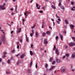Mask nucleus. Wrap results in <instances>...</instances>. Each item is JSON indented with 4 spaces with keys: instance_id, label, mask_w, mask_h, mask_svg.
Instances as JSON below:
<instances>
[{
    "instance_id": "1",
    "label": "nucleus",
    "mask_w": 75,
    "mask_h": 75,
    "mask_svg": "<svg viewBox=\"0 0 75 75\" xmlns=\"http://www.w3.org/2000/svg\"><path fill=\"white\" fill-rule=\"evenodd\" d=\"M6 4L5 3H4L3 5H1L0 6V9L4 10L6 9V7L4 6Z\"/></svg>"
},
{
    "instance_id": "2",
    "label": "nucleus",
    "mask_w": 75,
    "mask_h": 75,
    "mask_svg": "<svg viewBox=\"0 0 75 75\" xmlns=\"http://www.w3.org/2000/svg\"><path fill=\"white\" fill-rule=\"evenodd\" d=\"M55 68V66H53L49 69H47L46 71L48 72V71H52V70H53L54 68Z\"/></svg>"
},
{
    "instance_id": "3",
    "label": "nucleus",
    "mask_w": 75,
    "mask_h": 75,
    "mask_svg": "<svg viewBox=\"0 0 75 75\" xmlns=\"http://www.w3.org/2000/svg\"><path fill=\"white\" fill-rule=\"evenodd\" d=\"M5 36H2V40L3 42V43L4 44H6V42H5Z\"/></svg>"
},
{
    "instance_id": "4",
    "label": "nucleus",
    "mask_w": 75,
    "mask_h": 75,
    "mask_svg": "<svg viewBox=\"0 0 75 75\" xmlns=\"http://www.w3.org/2000/svg\"><path fill=\"white\" fill-rule=\"evenodd\" d=\"M66 69V68L65 67H62V69H61V71L62 72H65V69Z\"/></svg>"
},
{
    "instance_id": "5",
    "label": "nucleus",
    "mask_w": 75,
    "mask_h": 75,
    "mask_svg": "<svg viewBox=\"0 0 75 75\" xmlns=\"http://www.w3.org/2000/svg\"><path fill=\"white\" fill-rule=\"evenodd\" d=\"M75 45V43L74 42H71L69 44V45L70 47H72V46H74V45Z\"/></svg>"
},
{
    "instance_id": "6",
    "label": "nucleus",
    "mask_w": 75,
    "mask_h": 75,
    "mask_svg": "<svg viewBox=\"0 0 75 75\" xmlns=\"http://www.w3.org/2000/svg\"><path fill=\"white\" fill-rule=\"evenodd\" d=\"M29 12H25L24 13V15L25 16V18H27V17L28 16L27 14H29Z\"/></svg>"
},
{
    "instance_id": "7",
    "label": "nucleus",
    "mask_w": 75,
    "mask_h": 75,
    "mask_svg": "<svg viewBox=\"0 0 75 75\" xmlns=\"http://www.w3.org/2000/svg\"><path fill=\"white\" fill-rule=\"evenodd\" d=\"M35 35H36V37H38L39 35V33L38 32H36L35 33Z\"/></svg>"
},
{
    "instance_id": "8",
    "label": "nucleus",
    "mask_w": 75,
    "mask_h": 75,
    "mask_svg": "<svg viewBox=\"0 0 75 75\" xmlns=\"http://www.w3.org/2000/svg\"><path fill=\"white\" fill-rule=\"evenodd\" d=\"M70 27H71V29H74V26L72 25H70Z\"/></svg>"
},
{
    "instance_id": "9",
    "label": "nucleus",
    "mask_w": 75,
    "mask_h": 75,
    "mask_svg": "<svg viewBox=\"0 0 75 75\" xmlns=\"http://www.w3.org/2000/svg\"><path fill=\"white\" fill-rule=\"evenodd\" d=\"M56 54H57L58 55H59V51L57 49L56 50Z\"/></svg>"
},
{
    "instance_id": "10",
    "label": "nucleus",
    "mask_w": 75,
    "mask_h": 75,
    "mask_svg": "<svg viewBox=\"0 0 75 75\" xmlns=\"http://www.w3.org/2000/svg\"><path fill=\"white\" fill-rule=\"evenodd\" d=\"M56 61L57 62H58V63H59V62H61V60L59 59H57Z\"/></svg>"
},
{
    "instance_id": "11",
    "label": "nucleus",
    "mask_w": 75,
    "mask_h": 75,
    "mask_svg": "<svg viewBox=\"0 0 75 75\" xmlns=\"http://www.w3.org/2000/svg\"><path fill=\"white\" fill-rule=\"evenodd\" d=\"M44 43H45V44H48V42H47V40L46 39H45L44 40Z\"/></svg>"
},
{
    "instance_id": "12",
    "label": "nucleus",
    "mask_w": 75,
    "mask_h": 75,
    "mask_svg": "<svg viewBox=\"0 0 75 75\" xmlns=\"http://www.w3.org/2000/svg\"><path fill=\"white\" fill-rule=\"evenodd\" d=\"M45 23V22H43L42 23V28H44V25Z\"/></svg>"
},
{
    "instance_id": "13",
    "label": "nucleus",
    "mask_w": 75,
    "mask_h": 75,
    "mask_svg": "<svg viewBox=\"0 0 75 75\" xmlns=\"http://www.w3.org/2000/svg\"><path fill=\"white\" fill-rule=\"evenodd\" d=\"M59 35L60 36L61 39V40H62L63 39V36L61 34H59Z\"/></svg>"
},
{
    "instance_id": "14",
    "label": "nucleus",
    "mask_w": 75,
    "mask_h": 75,
    "mask_svg": "<svg viewBox=\"0 0 75 75\" xmlns=\"http://www.w3.org/2000/svg\"><path fill=\"white\" fill-rule=\"evenodd\" d=\"M74 57H75V52L72 55L71 58H74Z\"/></svg>"
},
{
    "instance_id": "15",
    "label": "nucleus",
    "mask_w": 75,
    "mask_h": 75,
    "mask_svg": "<svg viewBox=\"0 0 75 75\" xmlns=\"http://www.w3.org/2000/svg\"><path fill=\"white\" fill-rule=\"evenodd\" d=\"M33 64V62H31L30 64L29 68H31V66H32V65Z\"/></svg>"
},
{
    "instance_id": "16",
    "label": "nucleus",
    "mask_w": 75,
    "mask_h": 75,
    "mask_svg": "<svg viewBox=\"0 0 75 75\" xmlns=\"http://www.w3.org/2000/svg\"><path fill=\"white\" fill-rule=\"evenodd\" d=\"M21 28H20L19 29V31H17V33H20L21 32Z\"/></svg>"
},
{
    "instance_id": "17",
    "label": "nucleus",
    "mask_w": 75,
    "mask_h": 75,
    "mask_svg": "<svg viewBox=\"0 0 75 75\" xmlns=\"http://www.w3.org/2000/svg\"><path fill=\"white\" fill-rule=\"evenodd\" d=\"M53 59V58L51 57L49 60V62H52V61Z\"/></svg>"
},
{
    "instance_id": "18",
    "label": "nucleus",
    "mask_w": 75,
    "mask_h": 75,
    "mask_svg": "<svg viewBox=\"0 0 75 75\" xmlns=\"http://www.w3.org/2000/svg\"><path fill=\"white\" fill-rule=\"evenodd\" d=\"M24 57V54H23L21 56V59H23V58Z\"/></svg>"
},
{
    "instance_id": "19",
    "label": "nucleus",
    "mask_w": 75,
    "mask_h": 75,
    "mask_svg": "<svg viewBox=\"0 0 75 75\" xmlns=\"http://www.w3.org/2000/svg\"><path fill=\"white\" fill-rule=\"evenodd\" d=\"M30 54L31 55H33V52L32 51H30Z\"/></svg>"
},
{
    "instance_id": "20",
    "label": "nucleus",
    "mask_w": 75,
    "mask_h": 75,
    "mask_svg": "<svg viewBox=\"0 0 75 75\" xmlns=\"http://www.w3.org/2000/svg\"><path fill=\"white\" fill-rule=\"evenodd\" d=\"M65 22L66 24H68V20H65Z\"/></svg>"
},
{
    "instance_id": "21",
    "label": "nucleus",
    "mask_w": 75,
    "mask_h": 75,
    "mask_svg": "<svg viewBox=\"0 0 75 75\" xmlns=\"http://www.w3.org/2000/svg\"><path fill=\"white\" fill-rule=\"evenodd\" d=\"M61 8L62 9H63V10H65V8L63 6H61Z\"/></svg>"
},
{
    "instance_id": "22",
    "label": "nucleus",
    "mask_w": 75,
    "mask_h": 75,
    "mask_svg": "<svg viewBox=\"0 0 75 75\" xmlns=\"http://www.w3.org/2000/svg\"><path fill=\"white\" fill-rule=\"evenodd\" d=\"M45 35H46V33H43L42 34V36L43 37H45Z\"/></svg>"
},
{
    "instance_id": "23",
    "label": "nucleus",
    "mask_w": 75,
    "mask_h": 75,
    "mask_svg": "<svg viewBox=\"0 0 75 75\" xmlns=\"http://www.w3.org/2000/svg\"><path fill=\"white\" fill-rule=\"evenodd\" d=\"M71 10H72V11H75V8L74 7H73V8H71Z\"/></svg>"
},
{
    "instance_id": "24",
    "label": "nucleus",
    "mask_w": 75,
    "mask_h": 75,
    "mask_svg": "<svg viewBox=\"0 0 75 75\" xmlns=\"http://www.w3.org/2000/svg\"><path fill=\"white\" fill-rule=\"evenodd\" d=\"M35 27V24L33 25V26L31 27V28L32 29H33V28H34Z\"/></svg>"
},
{
    "instance_id": "25",
    "label": "nucleus",
    "mask_w": 75,
    "mask_h": 75,
    "mask_svg": "<svg viewBox=\"0 0 75 75\" xmlns=\"http://www.w3.org/2000/svg\"><path fill=\"white\" fill-rule=\"evenodd\" d=\"M46 34H50V31H47L46 32Z\"/></svg>"
},
{
    "instance_id": "26",
    "label": "nucleus",
    "mask_w": 75,
    "mask_h": 75,
    "mask_svg": "<svg viewBox=\"0 0 75 75\" xmlns=\"http://www.w3.org/2000/svg\"><path fill=\"white\" fill-rule=\"evenodd\" d=\"M59 6H61V1H60V0L59 1Z\"/></svg>"
},
{
    "instance_id": "27",
    "label": "nucleus",
    "mask_w": 75,
    "mask_h": 75,
    "mask_svg": "<svg viewBox=\"0 0 75 75\" xmlns=\"http://www.w3.org/2000/svg\"><path fill=\"white\" fill-rule=\"evenodd\" d=\"M0 31H1V32H2V33L4 34V31L3 30H1Z\"/></svg>"
},
{
    "instance_id": "28",
    "label": "nucleus",
    "mask_w": 75,
    "mask_h": 75,
    "mask_svg": "<svg viewBox=\"0 0 75 75\" xmlns=\"http://www.w3.org/2000/svg\"><path fill=\"white\" fill-rule=\"evenodd\" d=\"M56 63V62H55V61H54L52 62V65H54Z\"/></svg>"
},
{
    "instance_id": "29",
    "label": "nucleus",
    "mask_w": 75,
    "mask_h": 75,
    "mask_svg": "<svg viewBox=\"0 0 75 75\" xmlns=\"http://www.w3.org/2000/svg\"><path fill=\"white\" fill-rule=\"evenodd\" d=\"M52 7L53 8H54V9H55V7L54 5L52 6Z\"/></svg>"
},
{
    "instance_id": "30",
    "label": "nucleus",
    "mask_w": 75,
    "mask_h": 75,
    "mask_svg": "<svg viewBox=\"0 0 75 75\" xmlns=\"http://www.w3.org/2000/svg\"><path fill=\"white\" fill-rule=\"evenodd\" d=\"M55 49H56V47H55V45H54V47L53 49V51L55 50Z\"/></svg>"
},
{
    "instance_id": "31",
    "label": "nucleus",
    "mask_w": 75,
    "mask_h": 75,
    "mask_svg": "<svg viewBox=\"0 0 75 75\" xmlns=\"http://www.w3.org/2000/svg\"><path fill=\"white\" fill-rule=\"evenodd\" d=\"M69 54H66V57H69Z\"/></svg>"
},
{
    "instance_id": "32",
    "label": "nucleus",
    "mask_w": 75,
    "mask_h": 75,
    "mask_svg": "<svg viewBox=\"0 0 75 75\" xmlns=\"http://www.w3.org/2000/svg\"><path fill=\"white\" fill-rule=\"evenodd\" d=\"M10 62V59H9L7 61V63H8V64H9Z\"/></svg>"
},
{
    "instance_id": "33",
    "label": "nucleus",
    "mask_w": 75,
    "mask_h": 75,
    "mask_svg": "<svg viewBox=\"0 0 75 75\" xmlns=\"http://www.w3.org/2000/svg\"><path fill=\"white\" fill-rule=\"evenodd\" d=\"M16 51H15V50H13L12 51V52L13 54H14V52H15Z\"/></svg>"
},
{
    "instance_id": "34",
    "label": "nucleus",
    "mask_w": 75,
    "mask_h": 75,
    "mask_svg": "<svg viewBox=\"0 0 75 75\" xmlns=\"http://www.w3.org/2000/svg\"><path fill=\"white\" fill-rule=\"evenodd\" d=\"M6 73L7 74H9L10 73V72L9 71H6Z\"/></svg>"
},
{
    "instance_id": "35",
    "label": "nucleus",
    "mask_w": 75,
    "mask_h": 75,
    "mask_svg": "<svg viewBox=\"0 0 75 75\" xmlns=\"http://www.w3.org/2000/svg\"><path fill=\"white\" fill-rule=\"evenodd\" d=\"M35 67L36 68H38V65H37V63H36V64Z\"/></svg>"
},
{
    "instance_id": "36",
    "label": "nucleus",
    "mask_w": 75,
    "mask_h": 75,
    "mask_svg": "<svg viewBox=\"0 0 75 75\" xmlns=\"http://www.w3.org/2000/svg\"><path fill=\"white\" fill-rule=\"evenodd\" d=\"M26 41L27 42H29V41H28V38H27L26 39Z\"/></svg>"
},
{
    "instance_id": "37",
    "label": "nucleus",
    "mask_w": 75,
    "mask_h": 75,
    "mask_svg": "<svg viewBox=\"0 0 75 75\" xmlns=\"http://www.w3.org/2000/svg\"><path fill=\"white\" fill-rule=\"evenodd\" d=\"M45 68H47V67H48V64H46V65H45Z\"/></svg>"
},
{
    "instance_id": "38",
    "label": "nucleus",
    "mask_w": 75,
    "mask_h": 75,
    "mask_svg": "<svg viewBox=\"0 0 75 75\" xmlns=\"http://www.w3.org/2000/svg\"><path fill=\"white\" fill-rule=\"evenodd\" d=\"M59 38L58 36H57L56 37V40H58Z\"/></svg>"
},
{
    "instance_id": "39",
    "label": "nucleus",
    "mask_w": 75,
    "mask_h": 75,
    "mask_svg": "<svg viewBox=\"0 0 75 75\" xmlns=\"http://www.w3.org/2000/svg\"><path fill=\"white\" fill-rule=\"evenodd\" d=\"M3 54L4 55H6V54H7V52H3Z\"/></svg>"
},
{
    "instance_id": "40",
    "label": "nucleus",
    "mask_w": 75,
    "mask_h": 75,
    "mask_svg": "<svg viewBox=\"0 0 75 75\" xmlns=\"http://www.w3.org/2000/svg\"><path fill=\"white\" fill-rule=\"evenodd\" d=\"M19 64H20V62H18L17 63V64L18 65H19Z\"/></svg>"
},
{
    "instance_id": "41",
    "label": "nucleus",
    "mask_w": 75,
    "mask_h": 75,
    "mask_svg": "<svg viewBox=\"0 0 75 75\" xmlns=\"http://www.w3.org/2000/svg\"><path fill=\"white\" fill-rule=\"evenodd\" d=\"M33 33H32L30 34V36H31V37H32V36L33 35Z\"/></svg>"
},
{
    "instance_id": "42",
    "label": "nucleus",
    "mask_w": 75,
    "mask_h": 75,
    "mask_svg": "<svg viewBox=\"0 0 75 75\" xmlns=\"http://www.w3.org/2000/svg\"><path fill=\"white\" fill-rule=\"evenodd\" d=\"M36 7H38V4H36Z\"/></svg>"
},
{
    "instance_id": "43",
    "label": "nucleus",
    "mask_w": 75,
    "mask_h": 75,
    "mask_svg": "<svg viewBox=\"0 0 75 75\" xmlns=\"http://www.w3.org/2000/svg\"><path fill=\"white\" fill-rule=\"evenodd\" d=\"M6 57V56L5 55H4L2 57V58H5Z\"/></svg>"
},
{
    "instance_id": "44",
    "label": "nucleus",
    "mask_w": 75,
    "mask_h": 75,
    "mask_svg": "<svg viewBox=\"0 0 75 75\" xmlns=\"http://www.w3.org/2000/svg\"><path fill=\"white\" fill-rule=\"evenodd\" d=\"M43 12L41 10L40 11V13H42Z\"/></svg>"
},
{
    "instance_id": "45",
    "label": "nucleus",
    "mask_w": 75,
    "mask_h": 75,
    "mask_svg": "<svg viewBox=\"0 0 75 75\" xmlns=\"http://www.w3.org/2000/svg\"><path fill=\"white\" fill-rule=\"evenodd\" d=\"M74 4V2H71V4L72 5H73Z\"/></svg>"
},
{
    "instance_id": "46",
    "label": "nucleus",
    "mask_w": 75,
    "mask_h": 75,
    "mask_svg": "<svg viewBox=\"0 0 75 75\" xmlns=\"http://www.w3.org/2000/svg\"><path fill=\"white\" fill-rule=\"evenodd\" d=\"M20 47V46H19V45H18L17 46V48L18 49H19V48Z\"/></svg>"
},
{
    "instance_id": "47",
    "label": "nucleus",
    "mask_w": 75,
    "mask_h": 75,
    "mask_svg": "<svg viewBox=\"0 0 75 75\" xmlns=\"http://www.w3.org/2000/svg\"><path fill=\"white\" fill-rule=\"evenodd\" d=\"M31 48H33V44L31 45Z\"/></svg>"
},
{
    "instance_id": "48",
    "label": "nucleus",
    "mask_w": 75,
    "mask_h": 75,
    "mask_svg": "<svg viewBox=\"0 0 75 75\" xmlns=\"http://www.w3.org/2000/svg\"><path fill=\"white\" fill-rule=\"evenodd\" d=\"M22 40L23 39H21L20 40V41L21 42H22Z\"/></svg>"
},
{
    "instance_id": "49",
    "label": "nucleus",
    "mask_w": 75,
    "mask_h": 75,
    "mask_svg": "<svg viewBox=\"0 0 75 75\" xmlns=\"http://www.w3.org/2000/svg\"><path fill=\"white\" fill-rule=\"evenodd\" d=\"M65 48H68V46H67V45H65Z\"/></svg>"
},
{
    "instance_id": "50",
    "label": "nucleus",
    "mask_w": 75,
    "mask_h": 75,
    "mask_svg": "<svg viewBox=\"0 0 75 75\" xmlns=\"http://www.w3.org/2000/svg\"><path fill=\"white\" fill-rule=\"evenodd\" d=\"M15 14V13H12V16H14V15Z\"/></svg>"
},
{
    "instance_id": "51",
    "label": "nucleus",
    "mask_w": 75,
    "mask_h": 75,
    "mask_svg": "<svg viewBox=\"0 0 75 75\" xmlns=\"http://www.w3.org/2000/svg\"><path fill=\"white\" fill-rule=\"evenodd\" d=\"M65 56H64V57H62V59H64V58H65Z\"/></svg>"
},
{
    "instance_id": "52",
    "label": "nucleus",
    "mask_w": 75,
    "mask_h": 75,
    "mask_svg": "<svg viewBox=\"0 0 75 75\" xmlns=\"http://www.w3.org/2000/svg\"><path fill=\"white\" fill-rule=\"evenodd\" d=\"M57 24H60V22L58 21H57Z\"/></svg>"
},
{
    "instance_id": "53",
    "label": "nucleus",
    "mask_w": 75,
    "mask_h": 75,
    "mask_svg": "<svg viewBox=\"0 0 75 75\" xmlns=\"http://www.w3.org/2000/svg\"><path fill=\"white\" fill-rule=\"evenodd\" d=\"M58 20L59 21H61V19H60V18H58Z\"/></svg>"
},
{
    "instance_id": "54",
    "label": "nucleus",
    "mask_w": 75,
    "mask_h": 75,
    "mask_svg": "<svg viewBox=\"0 0 75 75\" xmlns=\"http://www.w3.org/2000/svg\"><path fill=\"white\" fill-rule=\"evenodd\" d=\"M56 16L57 17V18H60V17H59L58 16V15H56Z\"/></svg>"
},
{
    "instance_id": "55",
    "label": "nucleus",
    "mask_w": 75,
    "mask_h": 75,
    "mask_svg": "<svg viewBox=\"0 0 75 75\" xmlns=\"http://www.w3.org/2000/svg\"><path fill=\"white\" fill-rule=\"evenodd\" d=\"M13 10L14 9H13V8H11V11H13Z\"/></svg>"
},
{
    "instance_id": "56",
    "label": "nucleus",
    "mask_w": 75,
    "mask_h": 75,
    "mask_svg": "<svg viewBox=\"0 0 75 75\" xmlns=\"http://www.w3.org/2000/svg\"><path fill=\"white\" fill-rule=\"evenodd\" d=\"M28 72L29 73H31V71L29 70H28Z\"/></svg>"
},
{
    "instance_id": "57",
    "label": "nucleus",
    "mask_w": 75,
    "mask_h": 75,
    "mask_svg": "<svg viewBox=\"0 0 75 75\" xmlns=\"http://www.w3.org/2000/svg\"><path fill=\"white\" fill-rule=\"evenodd\" d=\"M42 8L43 10H45V7H42Z\"/></svg>"
},
{
    "instance_id": "58",
    "label": "nucleus",
    "mask_w": 75,
    "mask_h": 75,
    "mask_svg": "<svg viewBox=\"0 0 75 75\" xmlns=\"http://www.w3.org/2000/svg\"><path fill=\"white\" fill-rule=\"evenodd\" d=\"M63 33L66 34V31H65V30L63 32Z\"/></svg>"
},
{
    "instance_id": "59",
    "label": "nucleus",
    "mask_w": 75,
    "mask_h": 75,
    "mask_svg": "<svg viewBox=\"0 0 75 75\" xmlns=\"http://www.w3.org/2000/svg\"><path fill=\"white\" fill-rule=\"evenodd\" d=\"M32 33H34V30H32Z\"/></svg>"
},
{
    "instance_id": "60",
    "label": "nucleus",
    "mask_w": 75,
    "mask_h": 75,
    "mask_svg": "<svg viewBox=\"0 0 75 75\" xmlns=\"http://www.w3.org/2000/svg\"><path fill=\"white\" fill-rule=\"evenodd\" d=\"M49 28H51V30H52V28L51 26H50Z\"/></svg>"
},
{
    "instance_id": "61",
    "label": "nucleus",
    "mask_w": 75,
    "mask_h": 75,
    "mask_svg": "<svg viewBox=\"0 0 75 75\" xmlns=\"http://www.w3.org/2000/svg\"><path fill=\"white\" fill-rule=\"evenodd\" d=\"M13 31H11V34H13Z\"/></svg>"
},
{
    "instance_id": "62",
    "label": "nucleus",
    "mask_w": 75,
    "mask_h": 75,
    "mask_svg": "<svg viewBox=\"0 0 75 75\" xmlns=\"http://www.w3.org/2000/svg\"><path fill=\"white\" fill-rule=\"evenodd\" d=\"M37 9H40V7H37Z\"/></svg>"
},
{
    "instance_id": "63",
    "label": "nucleus",
    "mask_w": 75,
    "mask_h": 75,
    "mask_svg": "<svg viewBox=\"0 0 75 75\" xmlns=\"http://www.w3.org/2000/svg\"><path fill=\"white\" fill-rule=\"evenodd\" d=\"M53 25L54 26L55 25V23L54 22H53Z\"/></svg>"
},
{
    "instance_id": "64",
    "label": "nucleus",
    "mask_w": 75,
    "mask_h": 75,
    "mask_svg": "<svg viewBox=\"0 0 75 75\" xmlns=\"http://www.w3.org/2000/svg\"><path fill=\"white\" fill-rule=\"evenodd\" d=\"M33 0H32L31 1H30V3H32V2H33Z\"/></svg>"
}]
</instances>
